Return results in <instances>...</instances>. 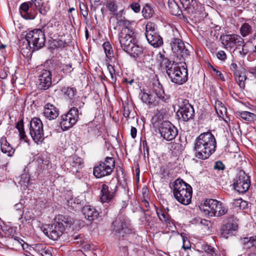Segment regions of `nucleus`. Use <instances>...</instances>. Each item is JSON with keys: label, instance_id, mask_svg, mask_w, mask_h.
Here are the masks:
<instances>
[{"label": "nucleus", "instance_id": "f3484780", "mask_svg": "<svg viewBox=\"0 0 256 256\" xmlns=\"http://www.w3.org/2000/svg\"><path fill=\"white\" fill-rule=\"evenodd\" d=\"M65 229L54 222L52 224L48 225L45 228L44 232L50 239L56 240L63 234Z\"/></svg>", "mask_w": 256, "mask_h": 256}, {"label": "nucleus", "instance_id": "39448f33", "mask_svg": "<svg viewBox=\"0 0 256 256\" xmlns=\"http://www.w3.org/2000/svg\"><path fill=\"white\" fill-rule=\"evenodd\" d=\"M140 95L142 102L150 107L158 105L161 100H164V90L160 83L153 86L152 92L148 93L142 92Z\"/></svg>", "mask_w": 256, "mask_h": 256}, {"label": "nucleus", "instance_id": "2f4dec72", "mask_svg": "<svg viewBox=\"0 0 256 256\" xmlns=\"http://www.w3.org/2000/svg\"><path fill=\"white\" fill-rule=\"evenodd\" d=\"M182 4L186 6V10L190 14H196L198 8L196 0H190V2H186Z\"/></svg>", "mask_w": 256, "mask_h": 256}, {"label": "nucleus", "instance_id": "3c124183", "mask_svg": "<svg viewBox=\"0 0 256 256\" xmlns=\"http://www.w3.org/2000/svg\"><path fill=\"white\" fill-rule=\"evenodd\" d=\"M46 246L44 244H36L34 245V250L38 253L40 254H41L42 251L46 248Z\"/></svg>", "mask_w": 256, "mask_h": 256}, {"label": "nucleus", "instance_id": "338daca9", "mask_svg": "<svg viewBox=\"0 0 256 256\" xmlns=\"http://www.w3.org/2000/svg\"><path fill=\"white\" fill-rule=\"evenodd\" d=\"M136 133L137 130L136 128L132 126L130 130V135L133 138H134L136 137Z\"/></svg>", "mask_w": 256, "mask_h": 256}, {"label": "nucleus", "instance_id": "f704fd0d", "mask_svg": "<svg viewBox=\"0 0 256 256\" xmlns=\"http://www.w3.org/2000/svg\"><path fill=\"white\" fill-rule=\"evenodd\" d=\"M16 128L18 130L20 139L24 140L25 142H28V138L24 132L23 120L22 119L17 122Z\"/></svg>", "mask_w": 256, "mask_h": 256}, {"label": "nucleus", "instance_id": "9b49d317", "mask_svg": "<svg viewBox=\"0 0 256 256\" xmlns=\"http://www.w3.org/2000/svg\"><path fill=\"white\" fill-rule=\"evenodd\" d=\"M234 190L240 193H244L250 184V177L243 170H239L233 180Z\"/></svg>", "mask_w": 256, "mask_h": 256}, {"label": "nucleus", "instance_id": "393cba45", "mask_svg": "<svg viewBox=\"0 0 256 256\" xmlns=\"http://www.w3.org/2000/svg\"><path fill=\"white\" fill-rule=\"evenodd\" d=\"M82 212L85 218L89 221L96 219L99 214L96 208L90 206H84L82 208Z\"/></svg>", "mask_w": 256, "mask_h": 256}, {"label": "nucleus", "instance_id": "6e6d98bb", "mask_svg": "<svg viewBox=\"0 0 256 256\" xmlns=\"http://www.w3.org/2000/svg\"><path fill=\"white\" fill-rule=\"evenodd\" d=\"M218 58L221 60H224L226 58V55L224 50L218 51L216 54Z\"/></svg>", "mask_w": 256, "mask_h": 256}, {"label": "nucleus", "instance_id": "69168bd1", "mask_svg": "<svg viewBox=\"0 0 256 256\" xmlns=\"http://www.w3.org/2000/svg\"><path fill=\"white\" fill-rule=\"evenodd\" d=\"M56 44H57L56 46L58 48H64L67 46H68V44L66 42H64L61 40L58 41L56 42Z\"/></svg>", "mask_w": 256, "mask_h": 256}, {"label": "nucleus", "instance_id": "8fccbe9b", "mask_svg": "<svg viewBox=\"0 0 256 256\" xmlns=\"http://www.w3.org/2000/svg\"><path fill=\"white\" fill-rule=\"evenodd\" d=\"M106 6L112 14L117 11V6L112 1L108 2L106 4Z\"/></svg>", "mask_w": 256, "mask_h": 256}, {"label": "nucleus", "instance_id": "09e8293b", "mask_svg": "<svg viewBox=\"0 0 256 256\" xmlns=\"http://www.w3.org/2000/svg\"><path fill=\"white\" fill-rule=\"evenodd\" d=\"M30 179V176L28 174H22L20 176V180L19 183L21 185H24L26 186L28 184Z\"/></svg>", "mask_w": 256, "mask_h": 256}, {"label": "nucleus", "instance_id": "a18cd8bd", "mask_svg": "<svg viewBox=\"0 0 256 256\" xmlns=\"http://www.w3.org/2000/svg\"><path fill=\"white\" fill-rule=\"evenodd\" d=\"M216 216H222L227 212V209L222 205V202H218V204L217 208H216Z\"/></svg>", "mask_w": 256, "mask_h": 256}, {"label": "nucleus", "instance_id": "4be33fe9", "mask_svg": "<svg viewBox=\"0 0 256 256\" xmlns=\"http://www.w3.org/2000/svg\"><path fill=\"white\" fill-rule=\"evenodd\" d=\"M126 52L134 58H140L143 54L144 57L146 53L149 56H152L154 54L153 52H148L146 50L136 44V42Z\"/></svg>", "mask_w": 256, "mask_h": 256}, {"label": "nucleus", "instance_id": "5701e85b", "mask_svg": "<svg viewBox=\"0 0 256 256\" xmlns=\"http://www.w3.org/2000/svg\"><path fill=\"white\" fill-rule=\"evenodd\" d=\"M43 114L47 119L52 120L58 116L59 112L54 105L47 103L44 106Z\"/></svg>", "mask_w": 256, "mask_h": 256}, {"label": "nucleus", "instance_id": "052dcab7", "mask_svg": "<svg viewBox=\"0 0 256 256\" xmlns=\"http://www.w3.org/2000/svg\"><path fill=\"white\" fill-rule=\"evenodd\" d=\"M198 224H200L204 226H208L210 222L206 220H202L200 218L197 219Z\"/></svg>", "mask_w": 256, "mask_h": 256}, {"label": "nucleus", "instance_id": "680f3d73", "mask_svg": "<svg viewBox=\"0 0 256 256\" xmlns=\"http://www.w3.org/2000/svg\"><path fill=\"white\" fill-rule=\"evenodd\" d=\"M182 248L185 250L190 249V242L187 240V238H186V239H183Z\"/></svg>", "mask_w": 256, "mask_h": 256}, {"label": "nucleus", "instance_id": "b1692460", "mask_svg": "<svg viewBox=\"0 0 256 256\" xmlns=\"http://www.w3.org/2000/svg\"><path fill=\"white\" fill-rule=\"evenodd\" d=\"M238 228V224L233 222H228L224 224L220 229L222 236L227 238L228 235H232L233 232Z\"/></svg>", "mask_w": 256, "mask_h": 256}, {"label": "nucleus", "instance_id": "e2e57ef3", "mask_svg": "<svg viewBox=\"0 0 256 256\" xmlns=\"http://www.w3.org/2000/svg\"><path fill=\"white\" fill-rule=\"evenodd\" d=\"M52 24H47L44 26L42 30V32H44H44H48V34H51V32L50 30V28H52Z\"/></svg>", "mask_w": 256, "mask_h": 256}, {"label": "nucleus", "instance_id": "c9c22d12", "mask_svg": "<svg viewBox=\"0 0 256 256\" xmlns=\"http://www.w3.org/2000/svg\"><path fill=\"white\" fill-rule=\"evenodd\" d=\"M61 91L70 100H72L76 93V90L74 88L64 86L62 88Z\"/></svg>", "mask_w": 256, "mask_h": 256}, {"label": "nucleus", "instance_id": "2eb2a0df", "mask_svg": "<svg viewBox=\"0 0 256 256\" xmlns=\"http://www.w3.org/2000/svg\"><path fill=\"white\" fill-rule=\"evenodd\" d=\"M178 112L184 121L188 122L194 118L195 116L194 110L188 100L186 99L182 100V102H180Z\"/></svg>", "mask_w": 256, "mask_h": 256}, {"label": "nucleus", "instance_id": "774afa93", "mask_svg": "<svg viewBox=\"0 0 256 256\" xmlns=\"http://www.w3.org/2000/svg\"><path fill=\"white\" fill-rule=\"evenodd\" d=\"M248 72L254 76H256V66L248 68Z\"/></svg>", "mask_w": 256, "mask_h": 256}, {"label": "nucleus", "instance_id": "a19ab883", "mask_svg": "<svg viewBox=\"0 0 256 256\" xmlns=\"http://www.w3.org/2000/svg\"><path fill=\"white\" fill-rule=\"evenodd\" d=\"M154 13V10L148 4H146L142 8V14L145 18L148 19L151 18Z\"/></svg>", "mask_w": 256, "mask_h": 256}, {"label": "nucleus", "instance_id": "bb28decb", "mask_svg": "<svg viewBox=\"0 0 256 256\" xmlns=\"http://www.w3.org/2000/svg\"><path fill=\"white\" fill-rule=\"evenodd\" d=\"M0 145L2 152L7 154L8 156H12L14 152V149L7 141L6 138L2 136L0 138Z\"/></svg>", "mask_w": 256, "mask_h": 256}, {"label": "nucleus", "instance_id": "c85d7f7f", "mask_svg": "<svg viewBox=\"0 0 256 256\" xmlns=\"http://www.w3.org/2000/svg\"><path fill=\"white\" fill-rule=\"evenodd\" d=\"M148 43L154 48H158L163 44L162 38L157 33L146 37Z\"/></svg>", "mask_w": 256, "mask_h": 256}, {"label": "nucleus", "instance_id": "6e6552de", "mask_svg": "<svg viewBox=\"0 0 256 256\" xmlns=\"http://www.w3.org/2000/svg\"><path fill=\"white\" fill-rule=\"evenodd\" d=\"M29 134L37 144H42L44 140L43 124L40 118H32L30 123Z\"/></svg>", "mask_w": 256, "mask_h": 256}, {"label": "nucleus", "instance_id": "0eeeda50", "mask_svg": "<svg viewBox=\"0 0 256 256\" xmlns=\"http://www.w3.org/2000/svg\"><path fill=\"white\" fill-rule=\"evenodd\" d=\"M25 38L32 50H38L45 44V35L40 29H34L30 31L26 34Z\"/></svg>", "mask_w": 256, "mask_h": 256}, {"label": "nucleus", "instance_id": "ddd939ff", "mask_svg": "<svg viewBox=\"0 0 256 256\" xmlns=\"http://www.w3.org/2000/svg\"><path fill=\"white\" fill-rule=\"evenodd\" d=\"M113 182L112 180L108 184H102L100 190L102 202H109L116 196L118 186L117 184L113 183Z\"/></svg>", "mask_w": 256, "mask_h": 256}, {"label": "nucleus", "instance_id": "f257e3e1", "mask_svg": "<svg viewBox=\"0 0 256 256\" xmlns=\"http://www.w3.org/2000/svg\"><path fill=\"white\" fill-rule=\"evenodd\" d=\"M156 59L160 66L166 70L172 82L182 85L187 82L188 72L186 68H182L178 63L170 61L161 52L157 55Z\"/></svg>", "mask_w": 256, "mask_h": 256}, {"label": "nucleus", "instance_id": "37998d69", "mask_svg": "<svg viewBox=\"0 0 256 256\" xmlns=\"http://www.w3.org/2000/svg\"><path fill=\"white\" fill-rule=\"evenodd\" d=\"M204 253L202 256H218L214 250V248L212 246L206 244L204 246Z\"/></svg>", "mask_w": 256, "mask_h": 256}, {"label": "nucleus", "instance_id": "9d476101", "mask_svg": "<svg viewBox=\"0 0 256 256\" xmlns=\"http://www.w3.org/2000/svg\"><path fill=\"white\" fill-rule=\"evenodd\" d=\"M134 32L132 26L124 27L119 34V40L120 46L126 52L135 43L134 38Z\"/></svg>", "mask_w": 256, "mask_h": 256}, {"label": "nucleus", "instance_id": "f8f14e48", "mask_svg": "<svg viewBox=\"0 0 256 256\" xmlns=\"http://www.w3.org/2000/svg\"><path fill=\"white\" fill-rule=\"evenodd\" d=\"M78 118V110L77 108L72 107L66 114L60 116V124L63 130L72 128Z\"/></svg>", "mask_w": 256, "mask_h": 256}, {"label": "nucleus", "instance_id": "20e7f679", "mask_svg": "<svg viewBox=\"0 0 256 256\" xmlns=\"http://www.w3.org/2000/svg\"><path fill=\"white\" fill-rule=\"evenodd\" d=\"M112 230L119 239H126L134 234L130 221L122 215L118 216L112 224Z\"/></svg>", "mask_w": 256, "mask_h": 256}, {"label": "nucleus", "instance_id": "13d9d810", "mask_svg": "<svg viewBox=\"0 0 256 256\" xmlns=\"http://www.w3.org/2000/svg\"><path fill=\"white\" fill-rule=\"evenodd\" d=\"M225 166L222 162L218 161L215 164L214 168L218 170H223L224 169Z\"/></svg>", "mask_w": 256, "mask_h": 256}, {"label": "nucleus", "instance_id": "412c9836", "mask_svg": "<svg viewBox=\"0 0 256 256\" xmlns=\"http://www.w3.org/2000/svg\"><path fill=\"white\" fill-rule=\"evenodd\" d=\"M19 10L21 16L26 20H33L36 14V12L32 10L28 2L22 4Z\"/></svg>", "mask_w": 256, "mask_h": 256}, {"label": "nucleus", "instance_id": "5fc2aeb1", "mask_svg": "<svg viewBox=\"0 0 256 256\" xmlns=\"http://www.w3.org/2000/svg\"><path fill=\"white\" fill-rule=\"evenodd\" d=\"M52 248L46 247V248L40 254L42 256H52Z\"/></svg>", "mask_w": 256, "mask_h": 256}, {"label": "nucleus", "instance_id": "de8ad7c7", "mask_svg": "<svg viewBox=\"0 0 256 256\" xmlns=\"http://www.w3.org/2000/svg\"><path fill=\"white\" fill-rule=\"evenodd\" d=\"M236 80L237 82L238 86L242 88H243L245 86V82L246 78L245 76H242L240 74L238 75H234Z\"/></svg>", "mask_w": 256, "mask_h": 256}, {"label": "nucleus", "instance_id": "ea45409f", "mask_svg": "<svg viewBox=\"0 0 256 256\" xmlns=\"http://www.w3.org/2000/svg\"><path fill=\"white\" fill-rule=\"evenodd\" d=\"M28 2L31 6L32 10L36 11V10H38L40 14H45V13L43 12L42 10L43 6V2L42 0H30Z\"/></svg>", "mask_w": 256, "mask_h": 256}, {"label": "nucleus", "instance_id": "f03ea898", "mask_svg": "<svg viewBox=\"0 0 256 256\" xmlns=\"http://www.w3.org/2000/svg\"><path fill=\"white\" fill-rule=\"evenodd\" d=\"M216 148V140L210 132H205L200 134L196 139L194 151L196 158L206 160L214 154Z\"/></svg>", "mask_w": 256, "mask_h": 256}, {"label": "nucleus", "instance_id": "a211bd4d", "mask_svg": "<svg viewBox=\"0 0 256 256\" xmlns=\"http://www.w3.org/2000/svg\"><path fill=\"white\" fill-rule=\"evenodd\" d=\"M218 202L219 201L215 199H206L204 201V204L200 206V208L201 211L204 212L206 215L214 216H216V208L218 204Z\"/></svg>", "mask_w": 256, "mask_h": 256}, {"label": "nucleus", "instance_id": "4c0bfd02", "mask_svg": "<svg viewBox=\"0 0 256 256\" xmlns=\"http://www.w3.org/2000/svg\"><path fill=\"white\" fill-rule=\"evenodd\" d=\"M58 56H60V58L62 59V66L61 70H62V72L63 74H64V77L68 75V74H70L71 72L72 71V64H66V58H65L64 59V58L62 56L61 54H60Z\"/></svg>", "mask_w": 256, "mask_h": 256}, {"label": "nucleus", "instance_id": "49530a36", "mask_svg": "<svg viewBox=\"0 0 256 256\" xmlns=\"http://www.w3.org/2000/svg\"><path fill=\"white\" fill-rule=\"evenodd\" d=\"M79 6L81 14L84 18L86 19L88 12V6L82 2H80Z\"/></svg>", "mask_w": 256, "mask_h": 256}, {"label": "nucleus", "instance_id": "58836bf2", "mask_svg": "<svg viewBox=\"0 0 256 256\" xmlns=\"http://www.w3.org/2000/svg\"><path fill=\"white\" fill-rule=\"evenodd\" d=\"M214 108L216 113L220 117L224 116V114L226 113V109L220 100H216Z\"/></svg>", "mask_w": 256, "mask_h": 256}, {"label": "nucleus", "instance_id": "bf43d9fd", "mask_svg": "<svg viewBox=\"0 0 256 256\" xmlns=\"http://www.w3.org/2000/svg\"><path fill=\"white\" fill-rule=\"evenodd\" d=\"M131 8L135 12H138L140 11V5L136 2L132 3L130 4Z\"/></svg>", "mask_w": 256, "mask_h": 256}, {"label": "nucleus", "instance_id": "4468645a", "mask_svg": "<svg viewBox=\"0 0 256 256\" xmlns=\"http://www.w3.org/2000/svg\"><path fill=\"white\" fill-rule=\"evenodd\" d=\"M158 130L161 136L167 141L174 140L178 133L177 128L168 121L163 122Z\"/></svg>", "mask_w": 256, "mask_h": 256}, {"label": "nucleus", "instance_id": "864d4df0", "mask_svg": "<svg viewBox=\"0 0 256 256\" xmlns=\"http://www.w3.org/2000/svg\"><path fill=\"white\" fill-rule=\"evenodd\" d=\"M108 70L110 74V77L112 80H116V73L115 70L114 68V66L111 64H108L107 66Z\"/></svg>", "mask_w": 256, "mask_h": 256}, {"label": "nucleus", "instance_id": "473e14b6", "mask_svg": "<svg viewBox=\"0 0 256 256\" xmlns=\"http://www.w3.org/2000/svg\"><path fill=\"white\" fill-rule=\"evenodd\" d=\"M236 114L238 116H239L244 120L248 122H251L256 120V114L249 112H237Z\"/></svg>", "mask_w": 256, "mask_h": 256}, {"label": "nucleus", "instance_id": "72a5a7b5", "mask_svg": "<svg viewBox=\"0 0 256 256\" xmlns=\"http://www.w3.org/2000/svg\"><path fill=\"white\" fill-rule=\"evenodd\" d=\"M244 247L250 249L252 247L256 246V236L250 237H245L242 239Z\"/></svg>", "mask_w": 256, "mask_h": 256}, {"label": "nucleus", "instance_id": "dca6fc26", "mask_svg": "<svg viewBox=\"0 0 256 256\" xmlns=\"http://www.w3.org/2000/svg\"><path fill=\"white\" fill-rule=\"evenodd\" d=\"M222 44L226 48H233L240 46H244V40L239 35L236 34H226L220 36Z\"/></svg>", "mask_w": 256, "mask_h": 256}, {"label": "nucleus", "instance_id": "a878e982", "mask_svg": "<svg viewBox=\"0 0 256 256\" xmlns=\"http://www.w3.org/2000/svg\"><path fill=\"white\" fill-rule=\"evenodd\" d=\"M54 222L60 226H63L66 230V228L70 226L73 223V220L68 216H64L62 214H58L56 216Z\"/></svg>", "mask_w": 256, "mask_h": 256}, {"label": "nucleus", "instance_id": "e433bc0d", "mask_svg": "<svg viewBox=\"0 0 256 256\" xmlns=\"http://www.w3.org/2000/svg\"><path fill=\"white\" fill-rule=\"evenodd\" d=\"M158 32L157 26L153 22H149L146 26V37Z\"/></svg>", "mask_w": 256, "mask_h": 256}, {"label": "nucleus", "instance_id": "6ab92c4d", "mask_svg": "<svg viewBox=\"0 0 256 256\" xmlns=\"http://www.w3.org/2000/svg\"><path fill=\"white\" fill-rule=\"evenodd\" d=\"M52 83V74L50 71L43 70L38 77V88L40 90H47L51 86Z\"/></svg>", "mask_w": 256, "mask_h": 256}, {"label": "nucleus", "instance_id": "c03bdc74", "mask_svg": "<svg viewBox=\"0 0 256 256\" xmlns=\"http://www.w3.org/2000/svg\"><path fill=\"white\" fill-rule=\"evenodd\" d=\"M71 165L73 167L80 168L84 164L83 160L77 156H74L70 162Z\"/></svg>", "mask_w": 256, "mask_h": 256}, {"label": "nucleus", "instance_id": "0e129e2a", "mask_svg": "<svg viewBox=\"0 0 256 256\" xmlns=\"http://www.w3.org/2000/svg\"><path fill=\"white\" fill-rule=\"evenodd\" d=\"M212 70L216 74V76L220 78L222 81H224V78L222 74L219 70H216L215 68L212 67Z\"/></svg>", "mask_w": 256, "mask_h": 256}, {"label": "nucleus", "instance_id": "c756f323", "mask_svg": "<svg viewBox=\"0 0 256 256\" xmlns=\"http://www.w3.org/2000/svg\"><path fill=\"white\" fill-rule=\"evenodd\" d=\"M242 24L240 28V32L242 37H246L249 36L253 32L252 21L251 20H247Z\"/></svg>", "mask_w": 256, "mask_h": 256}, {"label": "nucleus", "instance_id": "aec40b11", "mask_svg": "<svg viewBox=\"0 0 256 256\" xmlns=\"http://www.w3.org/2000/svg\"><path fill=\"white\" fill-rule=\"evenodd\" d=\"M62 64V59L60 58L59 56H57L54 64L52 66V70H50V72L52 74V76H53L54 82H58L64 78V74H63L61 70Z\"/></svg>", "mask_w": 256, "mask_h": 256}, {"label": "nucleus", "instance_id": "7c9ffc66", "mask_svg": "<svg viewBox=\"0 0 256 256\" xmlns=\"http://www.w3.org/2000/svg\"><path fill=\"white\" fill-rule=\"evenodd\" d=\"M124 10H121L118 12H116L113 14L114 16L117 20V23L119 26L124 27L131 26L130 22L126 20L124 17L122 16Z\"/></svg>", "mask_w": 256, "mask_h": 256}, {"label": "nucleus", "instance_id": "4d7b16f0", "mask_svg": "<svg viewBox=\"0 0 256 256\" xmlns=\"http://www.w3.org/2000/svg\"><path fill=\"white\" fill-rule=\"evenodd\" d=\"M230 69L234 72V75H238L240 73V72L238 70V66L236 63L232 62L231 64Z\"/></svg>", "mask_w": 256, "mask_h": 256}, {"label": "nucleus", "instance_id": "423d86ee", "mask_svg": "<svg viewBox=\"0 0 256 256\" xmlns=\"http://www.w3.org/2000/svg\"><path fill=\"white\" fill-rule=\"evenodd\" d=\"M170 45L172 52L182 58L188 56L190 52L186 48L181 36L176 29L172 30L169 34Z\"/></svg>", "mask_w": 256, "mask_h": 256}, {"label": "nucleus", "instance_id": "cd10ccee", "mask_svg": "<svg viewBox=\"0 0 256 256\" xmlns=\"http://www.w3.org/2000/svg\"><path fill=\"white\" fill-rule=\"evenodd\" d=\"M154 207L156 208V214L159 220L162 222V223L166 225L167 226L170 225V217L168 212L164 210L158 208L155 206Z\"/></svg>", "mask_w": 256, "mask_h": 256}, {"label": "nucleus", "instance_id": "79ce46f5", "mask_svg": "<svg viewBox=\"0 0 256 256\" xmlns=\"http://www.w3.org/2000/svg\"><path fill=\"white\" fill-rule=\"evenodd\" d=\"M103 48L104 50L106 57L111 60L114 56L113 50L112 45L109 42H104L103 45Z\"/></svg>", "mask_w": 256, "mask_h": 256}, {"label": "nucleus", "instance_id": "603ef678", "mask_svg": "<svg viewBox=\"0 0 256 256\" xmlns=\"http://www.w3.org/2000/svg\"><path fill=\"white\" fill-rule=\"evenodd\" d=\"M92 10L96 11V8L102 4V0H90Z\"/></svg>", "mask_w": 256, "mask_h": 256}, {"label": "nucleus", "instance_id": "7ed1b4c3", "mask_svg": "<svg viewBox=\"0 0 256 256\" xmlns=\"http://www.w3.org/2000/svg\"><path fill=\"white\" fill-rule=\"evenodd\" d=\"M174 198L180 204L188 205L191 202L192 190V186L180 178L170 184Z\"/></svg>", "mask_w": 256, "mask_h": 256}, {"label": "nucleus", "instance_id": "1a4fd4ad", "mask_svg": "<svg viewBox=\"0 0 256 256\" xmlns=\"http://www.w3.org/2000/svg\"><path fill=\"white\" fill-rule=\"evenodd\" d=\"M115 167V160L112 157L107 156L104 161L100 162L93 170L94 175L98 178L110 176Z\"/></svg>", "mask_w": 256, "mask_h": 256}]
</instances>
